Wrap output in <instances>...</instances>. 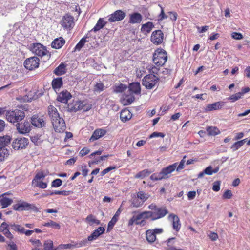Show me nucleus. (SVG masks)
<instances>
[{
	"instance_id": "obj_1",
	"label": "nucleus",
	"mask_w": 250,
	"mask_h": 250,
	"mask_svg": "<svg viewBox=\"0 0 250 250\" xmlns=\"http://www.w3.org/2000/svg\"><path fill=\"white\" fill-rule=\"evenodd\" d=\"M148 208L151 211H146L149 218L154 221L165 216L168 213V210L165 207H158L155 204L149 205Z\"/></svg>"
},
{
	"instance_id": "obj_2",
	"label": "nucleus",
	"mask_w": 250,
	"mask_h": 250,
	"mask_svg": "<svg viewBox=\"0 0 250 250\" xmlns=\"http://www.w3.org/2000/svg\"><path fill=\"white\" fill-rule=\"evenodd\" d=\"M6 119L10 123H18L22 121L25 114L23 110L19 109L8 110L6 112Z\"/></svg>"
},
{
	"instance_id": "obj_3",
	"label": "nucleus",
	"mask_w": 250,
	"mask_h": 250,
	"mask_svg": "<svg viewBox=\"0 0 250 250\" xmlns=\"http://www.w3.org/2000/svg\"><path fill=\"white\" fill-rule=\"evenodd\" d=\"M167 60V52L161 48H157L153 54V62L157 66H163Z\"/></svg>"
},
{
	"instance_id": "obj_4",
	"label": "nucleus",
	"mask_w": 250,
	"mask_h": 250,
	"mask_svg": "<svg viewBox=\"0 0 250 250\" xmlns=\"http://www.w3.org/2000/svg\"><path fill=\"white\" fill-rule=\"evenodd\" d=\"M31 51L36 55L42 57L47 56L50 58L51 54L47 50L46 46L40 43H34L31 46Z\"/></svg>"
},
{
	"instance_id": "obj_5",
	"label": "nucleus",
	"mask_w": 250,
	"mask_h": 250,
	"mask_svg": "<svg viewBox=\"0 0 250 250\" xmlns=\"http://www.w3.org/2000/svg\"><path fill=\"white\" fill-rule=\"evenodd\" d=\"M159 79L154 75L148 74L142 80V84L148 89H152L158 83Z\"/></svg>"
},
{
	"instance_id": "obj_6",
	"label": "nucleus",
	"mask_w": 250,
	"mask_h": 250,
	"mask_svg": "<svg viewBox=\"0 0 250 250\" xmlns=\"http://www.w3.org/2000/svg\"><path fill=\"white\" fill-rule=\"evenodd\" d=\"M29 141L25 137H18L14 140L12 143V148L15 150L25 149L28 146Z\"/></svg>"
},
{
	"instance_id": "obj_7",
	"label": "nucleus",
	"mask_w": 250,
	"mask_h": 250,
	"mask_svg": "<svg viewBox=\"0 0 250 250\" xmlns=\"http://www.w3.org/2000/svg\"><path fill=\"white\" fill-rule=\"evenodd\" d=\"M13 209L16 211H23L32 210L37 212V207L33 204H30L26 202L22 201L16 204L13 206Z\"/></svg>"
},
{
	"instance_id": "obj_8",
	"label": "nucleus",
	"mask_w": 250,
	"mask_h": 250,
	"mask_svg": "<svg viewBox=\"0 0 250 250\" xmlns=\"http://www.w3.org/2000/svg\"><path fill=\"white\" fill-rule=\"evenodd\" d=\"M60 24L64 29L71 30L75 25L74 17L68 14H66L62 18Z\"/></svg>"
},
{
	"instance_id": "obj_9",
	"label": "nucleus",
	"mask_w": 250,
	"mask_h": 250,
	"mask_svg": "<svg viewBox=\"0 0 250 250\" xmlns=\"http://www.w3.org/2000/svg\"><path fill=\"white\" fill-rule=\"evenodd\" d=\"M86 105L84 101L75 100L73 99L71 102L67 105L68 111L71 112H76L83 109Z\"/></svg>"
},
{
	"instance_id": "obj_10",
	"label": "nucleus",
	"mask_w": 250,
	"mask_h": 250,
	"mask_svg": "<svg viewBox=\"0 0 250 250\" xmlns=\"http://www.w3.org/2000/svg\"><path fill=\"white\" fill-rule=\"evenodd\" d=\"M163 231L162 228L148 229L146 231V240L149 243H153L156 240V235L161 234Z\"/></svg>"
},
{
	"instance_id": "obj_11",
	"label": "nucleus",
	"mask_w": 250,
	"mask_h": 250,
	"mask_svg": "<svg viewBox=\"0 0 250 250\" xmlns=\"http://www.w3.org/2000/svg\"><path fill=\"white\" fill-rule=\"evenodd\" d=\"M40 64V60L37 57H31L26 59L24 62V67L29 70L38 68Z\"/></svg>"
},
{
	"instance_id": "obj_12",
	"label": "nucleus",
	"mask_w": 250,
	"mask_h": 250,
	"mask_svg": "<svg viewBox=\"0 0 250 250\" xmlns=\"http://www.w3.org/2000/svg\"><path fill=\"white\" fill-rule=\"evenodd\" d=\"M10 226L11 230L19 234H25L27 236H29L34 232L33 230H26L24 227L15 223H11Z\"/></svg>"
},
{
	"instance_id": "obj_13",
	"label": "nucleus",
	"mask_w": 250,
	"mask_h": 250,
	"mask_svg": "<svg viewBox=\"0 0 250 250\" xmlns=\"http://www.w3.org/2000/svg\"><path fill=\"white\" fill-rule=\"evenodd\" d=\"M11 223L8 224L5 222H2L0 226V232H1L9 240L12 241L14 239L13 234L10 231L11 229Z\"/></svg>"
},
{
	"instance_id": "obj_14",
	"label": "nucleus",
	"mask_w": 250,
	"mask_h": 250,
	"mask_svg": "<svg viewBox=\"0 0 250 250\" xmlns=\"http://www.w3.org/2000/svg\"><path fill=\"white\" fill-rule=\"evenodd\" d=\"M52 124L55 131L57 132H63L66 129L65 123L62 118L55 119L52 121Z\"/></svg>"
},
{
	"instance_id": "obj_15",
	"label": "nucleus",
	"mask_w": 250,
	"mask_h": 250,
	"mask_svg": "<svg viewBox=\"0 0 250 250\" xmlns=\"http://www.w3.org/2000/svg\"><path fill=\"white\" fill-rule=\"evenodd\" d=\"M151 41L155 45L161 44L164 40V34L161 30L154 31L151 34Z\"/></svg>"
},
{
	"instance_id": "obj_16",
	"label": "nucleus",
	"mask_w": 250,
	"mask_h": 250,
	"mask_svg": "<svg viewBox=\"0 0 250 250\" xmlns=\"http://www.w3.org/2000/svg\"><path fill=\"white\" fill-rule=\"evenodd\" d=\"M16 126L18 132L20 134H24L29 132L31 130L30 123L27 121L17 123Z\"/></svg>"
},
{
	"instance_id": "obj_17",
	"label": "nucleus",
	"mask_w": 250,
	"mask_h": 250,
	"mask_svg": "<svg viewBox=\"0 0 250 250\" xmlns=\"http://www.w3.org/2000/svg\"><path fill=\"white\" fill-rule=\"evenodd\" d=\"M125 13L123 11L121 10H116L109 15L108 21L110 22H114L122 21L125 18Z\"/></svg>"
},
{
	"instance_id": "obj_18",
	"label": "nucleus",
	"mask_w": 250,
	"mask_h": 250,
	"mask_svg": "<svg viewBox=\"0 0 250 250\" xmlns=\"http://www.w3.org/2000/svg\"><path fill=\"white\" fill-rule=\"evenodd\" d=\"M31 122L32 125L38 128L44 126L45 122L42 116H39L38 115H34L31 119Z\"/></svg>"
},
{
	"instance_id": "obj_19",
	"label": "nucleus",
	"mask_w": 250,
	"mask_h": 250,
	"mask_svg": "<svg viewBox=\"0 0 250 250\" xmlns=\"http://www.w3.org/2000/svg\"><path fill=\"white\" fill-rule=\"evenodd\" d=\"M72 97V95L69 92L66 90H64L58 94L57 100L61 103L66 104Z\"/></svg>"
},
{
	"instance_id": "obj_20",
	"label": "nucleus",
	"mask_w": 250,
	"mask_h": 250,
	"mask_svg": "<svg viewBox=\"0 0 250 250\" xmlns=\"http://www.w3.org/2000/svg\"><path fill=\"white\" fill-rule=\"evenodd\" d=\"M168 218L172 221L173 229L176 232H178L180 229L181 225L178 216L171 213L169 215Z\"/></svg>"
},
{
	"instance_id": "obj_21",
	"label": "nucleus",
	"mask_w": 250,
	"mask_h": 250,
	"mask_svg": "<svg viewBox=\"0 0 250 250\" xmlns=\"http://www.w3.org/2000/svg\"><path fill=\"white\" fill-rule=\"evenodd\" d=\"M177 164L178 163H174L162 169L161 171L165 179L168 178L170 177V174L176 169Z\"/></svg>"
},
{
	"instance_id": "obj_22",
	"label": "nucleus",
	"mask_w": 250,
	"mask_h": 250,
	"mask_svg": "<svg viewBox=\"0 0 250 250\" xmlns=\"http://www.w3.org/2000/svg\"><path fill=\"white\" fill-rule=\"evenodd\" d=\"M107 133L105 129L103 128L96 129L93 133L92 136L89 139L90 142H92L98 140L105 135Z\"/></svg>"
},
{
	"instance_id": "obj_23",
	"label": "nucleus",
	"mask_w": 250,
	"mask_h": 250,
	"mask_svg": "<svg viewBox=\"0 0 250 250\" xmlns=\"http://www.w3.org/2000/svg\"><path fill=\"white\" fill-rule=\"evenodd\" d=\"M224 103L223 102H217L212 104H208L205 108V111L208 112L212 110H220L224 106Z\"/></svg>"
},
{
	"instance_id": "obj_24",
	"label": "nucleus",
	"mask_w": 250,
	"mask_h": 250,
	"mask_svg": "<svg viewBox=\"0 0 250 250\" xmlns=\"http://www.w3.org/2000/svg\"><path fill=\"white\" fill-rule=\"evenodd\" d=\"M65 40L62 37H60L52 41L51 46L54 49H59L65 44Z\"/></svg>"
},
{
	"instance_id": "obj_25",
	"label": "nucleus",
	"mask_w": 250,
	"mask_h": 250,
	"mask_svg": "<svg viewBox=\"0 0 250 250\" xmlns=\"http://www.w3.org/2000/svg\"><path fill=\"white\" fill-rule=\"evenodd\" d=\"M63 83L62 78V77H57L52 80L51 86L53 89L57 92L62 86Z\"/></svg>"
},
{
	"instance_id": "obj_26",
	"label": "nucleus",
	"mask_w": 250,
	"mask_h": 250,
	"mask_svg": "<svg viewBox=\"0 0 250 250\" xmlns=\"http://www.w3.org/2000/svg\"><path fill=\"white\" fill-rule=\"evenodd\" d=\"M129 19L128 22L130 24L140 23L142 20V15L138 12H135L129 14Z\"/></svg>"
},
{
	"instance_id": "obj_27",
	"label": "nucleus",
	"mask_w": 250,
	"mask_h": 250,
	"mask_svg": "<svg viewBox=\"0 0 250 250\" xmlns=\"http://www.w3.org/2000/svg\"><path fill=\"white\" fill-rule=\"evenodd\" d=\"M105 231V229L103 227H98L96 230L88 236V240L92 241L96 240L100 235L103 234Z\"/></svg>"
},
{
	"instance_id": "obj_28",
	"label": "nucleus",
	"mask_w": 250,
	"mask_h": 250,
	"mask_svg": "<svg viewBox=\"0 0 250 250\" xmlns=\"http://www.w3.org/2000/svg\"><path fill=\"white\" fill-rule=\"evenodd\" d=\"M48 114L49 117L51 119V121L55 120L58 118H61L58 112V111L56 107L53 105H49L48 107Z\"/></svg>"
},
{
	"instance_id": "obj_29",
	"label": "nucleus",
	"mask_w": 250,
	"mask_h": 250,
	"mask_svg": "<svg viewBox=\"0 0 250 250\" xmlns=\"http://www.w3.org/2000/svg\"><path fill=\"white\" fill-rule=\"evenodd\" d=\"M66 65L62 62L53 71V73L57 76L62 75L66 73Z\"/></svg>"
},
{
	"instance_id": "obj_30",
	"label": "nucleus",
	"mask_w": 250,
	"mask_h": 250,
	"mask_svg": "<svg viewBox=\"0 0 250 250\" xmlns=\"http://www.w3.org/2000/svg\"><path fill=\"white\" fill-rule=\"evenodd\" d=\"M132 116L131 112L127 109L122 110L120 113V119L123 122L129 120L132 118Z\"/></svg>"
},
{
	"instance_id": "obj_31",
	"label": "nucleus",
	"mask_w": 250,
	"mask_h": 250,
	"mask_svg": "<svg viewBox=\"0 0 250 250\" xmlns=\"http://www.w3.org/2000/svg\"><path fill=\"white\" fill-rule=\"evenodd\" d=\"M154 27V25L153 22L149 21L142 24L141 31L142 33L147 34L149 33Z\"/></svg>"
},
{
	"instance_id": "obj_32",
	"label": "nucleus",
	"mask_w": 250,
	"mask_h": 250,
	"mask_svg": "<svg viewBox=\"0 0 250 250\" xmlns=\"http://www.w3.org/2000/svg\"><path fill=\"white\" fill-rule=\"evenodd\" d=\"M2 198L0 199V204L2 208H4L10 206L13 202V200L11 198L1 196Z\"/></svg>"
},
{
	"instance_id": "obj_33",
	"label": "nucleus",
	"mask_w": 250,
	"mask_h": 250,
	"mask_svg": "<svg viewBox=\"0 0 250 250\" xmlns=\"http://www.w3.org/2000/svg\"><path fill=\"white\" fill-rule=\"evenodd\" d=\"M151 173V171L148 169H146L139 172L134 176V178L136 179H143L149 175Z\"/></svg>"
},
{
	"instance_id": "obj_34",
	"label": "nucleus",
	"mask_w": 250,
	"mask_h": 250,
	"mask_svg": "<svg viewBox=\"0 0 250 250\" xmlns=\"http://www.w3.org/2000/svg\"><path fill=\"white\" fill-rule=\"evenodd\" d=\"M11 138L9 136H5L0 137V148H6L10 144Z\"/></svg>"
},
{
	"instance_id": "obj_35",
	"label": "nucleus",
	"mask_w": 250,
	"mask_h": 250,
	"mask_svg": "<svg viewBox=\"0 0 250 250\" xmlns=\"http://www.w3.org/2000/svg\"><path fill=\"white\" fill-rule=\"evenodd\" d=\"M120 213H121V210L119 208V209H118V210L116 211V212L115 213L114 216L112 217L111 220L108 223V229H109V228H112L113 227V226L116 224V223L117 222V221L118 219V217L120 215Z\"/></svg>"
},
{
	"instance_id": "obj_36",
	"label": "nucleus",
	"mask_w": 250,
	"mask_h": 250,
	"mask_svg": "<svg viewBox=\"0 0 250 250\" xmlns=\"http://www.w3.org/2000/svg\"><path fill=\"white\" fill-rule=\"evenodd\" d=\"M135 100V98L133 95H125L122 100V103L125 105H128L130 104Z\"/></svg>"
},
{
	"instance_id": "obj_37",
	"label": "nucleus",
	"mask_w": 250,
	"mask_h": 250,
	"mask_svg": "<svg viewBox=\"0 0 250 250\" xmlns=\"http://www.w3.org/2000/svg\"><path fill=\"white\" fill-rule=\"evenodd\" d=\"M129 89L133 93L138 94L140 92L141 88L139 83H132L129 85Z\"/></svg>"
},
{
	"instance_id": "obj_38",
	"label": "nucleus",
	"mask_w": 250,
	"mask_h": 250,
	"mask_svg": "<svg viewBox=\"0 0 250 250\" xmlns=\"http://www.w3.org/2000/svg\"><path fill=\"white\" fill-rule=\"evenodd\" d=\"M149 197V194L145 193L143 191H140L137 193V197L140 199L143 203L146 201Z\"/></svg>"
},
{
	"instance_id": "obj_39",
	"label": "nucleus",
	"mask_w": 250,
	"mask_h": 250,
	"mask_svg": "<svg viewBox=\"0 0 250 250\" xmlns=\"http://www.w3.org/2000/svg\"><path fill=\"white\" fill-rule=\"evenodd\" d=\"M207 131L208 135L215 136L220 133V131L217 127L209 126L207 127Z\"/></svg>"
},
{
	"instance_id": "obj_40",
	"label": "nucleus",
	"mask_w": 250,
	"mask_h": 250,
	"mask_svg": "<svg viewBox=\"0 0 250 250\" xmlns=\"http://www.w3.org/2000/svg\"><path fill=\"white\" fill-rule=\"evenodd\" d=\"M85 221L91 225L93 224H96V225H99L100 224V221L96 219L94 215L92 214H90L87 216L85 218Z\"/></svg>"
},
{
	"instance_id": "obj_41",
	"label": "nucleus",
	"mask_w": 250,
	"mask_h": 250,
	"mask_svg": "<svg viewBox=\"0 0 250 250\" xmlns=\"http://www.w3.org/2000/svg\"><path fill=\"white\" fill-rule=\"evenodd\" d=\"M150 179L153 181H160L162 179H165V178L164 177V175L161 171V172L158 173H154L152 174L150 177Z\"/></svg>"
},
{
	"instance_id": "obj_42",
	"label": "nucleus",
	"mask_w": 250,
	"mask_h": 250,
	"mask_svg": "<svg viewBox=\"0 0 250 250\" xmlns=\"http://www.w3.org/2000/svg\"><path fill=\"white\" fill-rule=\"evenodd\" d=\"M247 139H244L243 140L238 141L235 143H234L231 146V148L233 150V151H236L238 150L240 147H241L246 142Z\"/></svg>"
},
{
	"instance_id": "obj_43",
	"label": "nucleus",
	"mask_w": 250,
	"mask_h": 250,
	"mask_svg": "<svg viewBox=\"0 0 250 250\" xmlns=\"http://www.w3.org/2000/svg\"><path fill=\"white\" fill-rule=\"evenodd\" d=\"M135 221V224L136 225L137 222H139L142 219H148V217L146 213V211H143L136 216H133Z\"/></svg>"
},
{
	"instance_id": "obj_44",
	"label": "nucleus",
	"mask_w": 250,
	"mask_h": 250,
	"mask_svg": "<svg viewBox=\"0 0 250 250\" xmlns=\"http://www.w3.org/2000/svg\"><path fill=\"white\" fill-rule=\"evenodd\" d=\"M105 24V23L104 22V21L102 19H99L98 21L96 24L93 28L92 30L94 32L98 31L102 29Z\"/></svg>"
},
{
	"instance_id": "obj_45",
	"label": "nucleus",
	"mask_w": 250,
	"mask_h": 250,
	"mask_svg": "<svg viewBox=\"0 0 250 250\" xmlns=\"http://www.w3.org/2000/svg\"><path fill=\"white\" fill-rule=\"evenodd\" d=\"M44 227H50L54 229H60V225L59 223H56L52 220H50L49 222L44 223L42 225Z\"/></svg>"
},
{
	"instance_id": "obj_46",
	"label": "nucleus",
	"mask_w": 250,
	"mask_h": 250,
	"mask_svg": "<svg viewBox=\"0 0 250 250\" xmlns=\"http://www.w3.org/2000/svg\"><path fill=\"white\" fill-rule=\"evenodd\" d=\"M86 42V40L85 37L82 38L81 40L79 42L76 44L75 47V51H80L82 47L84 46L85 43Z\"/></svg>"
},
{
	"instance_id": "obj_47",
	"label": "nucleus",
	"mask_w": 250,
	"mask_h": 250,
	"mask_svg": "<svg viewBox=\"0 0 250 250\" xmlns=\"http://www.w3.org/2000/svg\"><path fill=\"white\" fill-rule=\"evenodd\" d=\"M71 193H72V191H70V190H68V191H66V190H62V191L58 190V191H57V190H55V191L51 192L50 193L49 195H53L54 194H56V195H62L64 196H68V195H70Z\"/></svg>"
},
{
	"instance_id": "obj_48",
	"label": "nucleus",
	"mask_w": 250,
	"mask_h": 250,
	"mask_svg": "<svg viewBox=\"0 0 250 250\" xmlns=\"http://www.w3.org/2000/svg\"><path fill=\"white\" fill-rule=\"evenodd\" d=\"M127 86L125 84L120 83L118 85L115 86L114 91L116 93H120L124 92Z\"/></svg>"
},
{
	"instance_id": "obj_49",
	"label": "nucleus",
	"mask_w": 250,
	"mask_h": 250,
	"mask_svg": "<svg viewBox=\"0 0 250 250\" xmlns=\"http://www.w3.org/2000/svg\"><path fill=\"white\" fill-rule=\"evenodd\" d=\"M9 151L6 148H0V160L8 157Z\"/></svg>"
},
{
	"instance_id": "obj_50",
	"label": "nucleus",
	"mask_w": 250,
	"mask_h": 250,
	"mask_svg": "<svg viewBox=\"0 0 250 250\" xmlns=\"http://www.w3.org/2000/svg\"><path fill=\"white\" fill-rule=\"evenodd\" d=\"M160 67L161 66H157L156 65H152L151 66H150L148 70H149V72L151 73L150 74L154 75H158L159 71H160Z\"/></svg>"
},
{
	"instance_id": "obj_51",
	"label": "nucleus",
	"mask_w": 250,
	"mask_h": 250,
	"mask_svg": "<svg viewBox=\"0 0 250 250\" xmlns=\"http://www.w3.org/2000/svg\"><path fill=\"white\" fill-rule=\"evenodd\" d=\"M242 97L241 93L238 92L229 96L228 99L231 102H234Z\"/></svg>"
},
{
	"instance_id": "obj_52",
	"label": "nucleus",
	"mask_w": 250,
	"mask_h": 250,
	"mask_svg": "<svg viewBox=\"0 0 250 250\" xmlns=\"http://www.w3.org/2000/svg\"><path fill=\"white\" fill-rule=\"evenodd\" d=\"M53 241L51 240H47L44 243V250H51L53 248Z\"/></svg>"
},
{
	"instance_id": "obj_53",
	"label": "nucleus",
	"mask_w": 250,
	"mask_h": 250,
	"mask_svg": "<svg viewBox=\"0 0 250 250\" xmlns=\"http://www.w3.org/2000/svg\"><path fill=\"white\" fill-rule=\"evenodd\" d=\"M131 205L133 207L138 208L143 205V203L137 197H135L132 199Z\"/></svg>"
},
{
	"instance_id": "obj_54",
	"label": "nucleus",
	"mask_w": 250,
	"mask_h": 250,
	"mask_svg": "<svg viewBox=\"0 0 250 250\" xmlns=\"http://www.w3.org/2000/svg\"><path fill=\"white\" fill-rule=\"evenodd\" d=\"M59 248L62 249H71L73 248H78V244H61L59 245Z\"/></svg>"
},
{
	"instance_id": "obj_55",
	"label": "nucleus",
	"mask_w": 250,
	"mask_h": 250,
	"mask_svg": "<svg viewBox=\"0 0 250 250\" xmlns=\"http://www.w3.org/2000/svg\"><path fill=\"white\" fill-rule=\"evenodd\" d=\"M62 185V181L60 179H56L51 183L52 187L58 188Z\"/></svg>"
},
{
	"instance_id": "obj_56",
	"label": "nucleus",
	"mask_w": 250,
	"mask_h": 250,
	"mask_svg": "<svg viewBox=\"0 0 250 250\" xmlns=\"http://www.w3.org/2000/svg\"><path fill=\"white\" fill-rule=\"evenodd\" d=\"M174 240L175 238H169L167 240V246L169 250H172L175 249V247L173 246Z\"/></svg>"
},
{
	"instance_id": "obj_57",
	"label": "nucleus",
	"mask_w": 250,
	"mask_h": 250,
	"mask_svg": "<svg viewBox=\"0 0 250 250\" xmlns=\"http://www.w3.org/2000/svg\"><path fill=\"white\" fill-rule=\"evenodd\" d=\"M44 177H45V175L43 172H38V173L36 174L35 178H34V179L33 180V182H38V181H40L41 179H43Z\"/></svg>"
},
{
	"instance_id": "obj_58",
	"label": "nucleus",
	"mask_w": 250,
	"mask_h": 250,
	"mask_svg": "<svg viewBox=\"0 0 250 250\" xmlns=\"http://www.w3.org/2000/svg\"><path fill=\"white\" fill-rule=\"evenodd\" d=\"M104 84L103 83H97L95 85V90L96 91L101 92L104 90Z\"/></svg>"
},
{
	"instance_id": "obj_59",
	"label": "nucleus",
	"mask_w": 250,
	"mask_h": 250,
	"mask_svg": "<svg viewBox=\"0 0 250 250\" xmlns=\"http://www.w3.org/2000/svg\"><path fill=\"white\" fill-rule=\"evenodd\" d=\"M186 156H185L183 159L180 161V163L177 164V166L176 168L177 171H179L180 170L183 169L184 168V164L185 163V161L184 159L186 158Z\"/></svg>"
},
{
	"instance_id": "obj_60",
	"label": "nucleus",
	"mask_w": 250,
	"mask_h": 250,
	"mask_svg": "<svg viewBox=\"0 0 250 250\" xmlns=\"http://www.w3.org/2000/svg\"><path fill=\"white\" fill-rule=\"evenodd\" d=\"M231 37L235 40H241L243 38V35L241 33L235 32L231 33Z\"/></svg>"
},
{
	"instance_id": "obj_61",
	"label": "nucleus",
	"mask_w": 250,
	"mask_h": 250,
	"mask_svg": "<svg viewBox=\"0 0 250 250\" xmlns=\"http://www.w3.org/2000/svg\"><path fill=\"white\" fill-rule=\"evenodd\" d=\"M165 134L162 132H154L149 137V138H153L155 137H162L164 138Z\"/></svg>"
},
{
	"instance_id": "obj_62",
	"label": "nucleus",
	"mask_w": 250,
	"mask_h": 250,
	"mask_svg": "<svg viewBox=\"0 0 250 250\" xmlns=\"http://www.w3.org/2000/svg\"><path fill=\"white\" fill-rule=\"evenodd\" d=\"M116 168V166H110V167H108L107 168L104 169L101 172V174L102 176H104V175H105L106 173H107L111 170L115 169Z\"/></svg>"
},
{
	"instance_id": "obj_63",
	"label": "nucleus",
	"mask_w": 250,
	"mask_h": 250,
	"mask_svg": "<svg viewBox=\"0 0 250 250\" xmlns=\"http://www.w3.org/2000/svg\"><path fill=\"white\" fill-rule=\"evenodd\" d=\"M232 197V193L231 190H227L223 194L224 199H230Z\"/></svg>"
},
{
	"instance_id": "obj_64",
	"label": "nucleus",
	"mask_w": 250,
	"mask_h": 250,
	"mask_svg": "<svg viewBox=\"0 0 250 250\" xmlns=\"http://www.w3.org/2000/svg\"><path fill=\"white\" fill-rule=\"evenodd\" d=\"M36 186L42 189L46 188L47 187L46 183L39 181L36 182Z\"/></svg>"
}]
</instances>
